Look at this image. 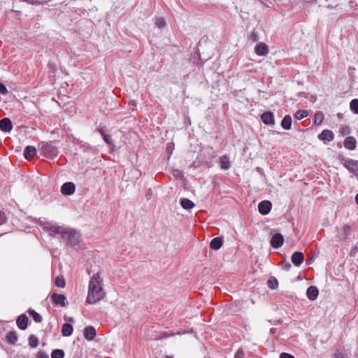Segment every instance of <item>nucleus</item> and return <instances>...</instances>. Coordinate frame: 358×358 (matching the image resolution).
<instances>
[{"mask_svg": "<svg viewBox=\"0 0 358 358\" xmlns=\"http://www.w3.org/2000/svg\"><path fill=\"white\" fill-rule=\"evenodd\" d=\"M104 296L105 292L102 287V279L99 273H96L90 278L86 303L94 304L103 299Z\"/></svg>", "mask_w": 358, "mask_h": 358, "instance_id": "f257e3e1", "label": "nucleus"}, {"mask_svg": "<svg viewBox=\"0 0 358 358\" xmlns=\"http://www.w3.org/2000/svg\"><path fill=\"white\" fill-rule=\"evenodd\" d=\"M61 238L66 245L74 248L80 243V236L75 229L66 227L64 230V234L61 236Z\"/></svg>", "mask_w": 358, "mask_h": 358, "instance_id": "f03ea898", "label": "nucleus"}, {"mask_svg": "<svg viewBox=\"0 0 358 358\" xmlns=\"http://www.w3.org/2000/svg\"><path fill=\"white\" fill-rule=\"evenodd\" d=\"M40 151L43 156L50 159H54L58 155L57 148L52 142H41L39 144Z\"/></svg>", "mask_w": 358, "mask_h": 358, "instance_id": "7ed1b4c3", "label": "nucleus"}, {"mask_svg": "<svg viewBox=\"0 0 358 358\" xmlns=\"http://www.w3.org/2000/svg\"><path fill=\"white\" fill-rule=\"evenodd\" d=\"M42 226L43 231L50 232V236L59 235L61 236L66 228L65 227L58 226L50 222H45Z\"/></svg>", "mask_w": 358, "mask_h": 358, "instance_id": "20e7f679", "label": "nucleus"}, {"mask_svg": "<svg viewBox=\"0 0 358 358\" xmlns=\"http://www.w3.org/2000/svg\"><path fill=\"white\" fill-rule=\"evenodd\" d=\"M342 164L350 173L358 176V161L352 159H343L342 160Z\"/></svg>", "mask_w": 358, "mask_h": 358, "instance_id": "39448f33", "label": "nucleus"}, {"mask_svg": "<svg viewBox=\"0 0 358 358\" xmlns=\"http://www.w3.org/2000/svg\"><path fill=\"white\" fill-rule=\"evenodd\" d=\"M76 191V185L72 182H64L61 187V192L63 195H72Z\"/></svg>", "mask_w": 358, "mask_h": 358, "instance_id": "423d86ee", "label": "nucleus"}, {"mask_svg": "<svg viewBox=\"0 0 358 358\" xmlns=\"http://www.w3.org/2000/svg\"><path fill=\"white\" fill-rule=\"evenodd\" d=\"M12 121L8 117H3L0 120V130L5 133H10L13 129Z\"/></svg>", "mask_w": 358, "mask_h": 358, "instance_id": "0eeeda50", "label": "nucleus"}, {"mask_svg": "<svg viewBox=\"0 0 358 358\" xmlns=\"http://www.w3.org/2000/svg\"><path fill=\"white\" fill-rule=\"evenodd\" d=\"M51 299L55 306H59L61 307H66V296L62 294L53 293L51 295Z\"/></svg>", "mask_w": 358, "mask_h": 358, "instance_id": "6e6552de", "label": "nucleus"}, {"mask_svg": "<svg viewBox=\"0 0 358 358\" xmlns=\"http://www.w3.org/2000/svg\"><path fill=\"white\" fill-rule=\"evenodd\" d=\"M271 202L267 200L259 202L258 205V210L260 214L266 215L268 214L271 210Z\"/></svg>", "mask_w": 358, "mask_h": 358, "instance_id": "1a4fd4ad", "label": "nucleus"}, {"mask_svg": "<svg viewBox=\"0 0 358 358\" xmlns=\"http://www.w3.org/2000/svg\"><path fill=\"white\" fill-rule=\"evenodd\" d=\"M284 243V238L281 234H274L271 241L270 244L273 248H280Z\"/></svg>", "mask_w": 358, "mask_h": 358, "instance_id": "9d476101", "label": "nucleus"}, {"mask_svg": "<svg viewBox=\"0 0 358 358\" xmlns=\"http://www.w3.org/2000/svg\"><path fill=\"white\" fill-rule=\"evenodd\" d=\"M29 318L26 314H22L17 317L16 324L21 330H25L27 328Z\"/></svg>", "mask_w": 358, "mask_h": 358, "instance_id": "9b49d317", "label": "nucleus"}, {"mask_svg": "<svg viewBox=\"0 0 358 358\" xmlns=\"http://www.w3.org/2000/svg\"><path fill=\"white\" fill-rule=\"evenodd\" d=\"M261 120L266 125L275 124L273 113L269 111L263 113L261 115Z\"/></svg>", "mask_w": 358, "mask_h": 358, "instance_id": "f8f14e48", "label": "nucleus"}, {"mask_svg": "<svg viewBox=\"0 0 358 358\" xmlns=\"http://www.w3.org/2000/svg\"><path fill=\"white\" fill-rule=\"evenodd\" d=\"M318 138L324 142H330L333 141L334 134L332 131L324 129L319 134Z\"/></svg>", "mask_w": 358, "mask_h": 358, "instance_id": "ddd939ff", "label": "nucleus"}, {"mask_svg": "<svg viewBox=\"0 0 358 358\" xmlns=\"http://www.w3.org/2000/svg\"><path fill=\"white\" fill-rule=\"evenodd\" d=\"M255 53L259 56H265L268 52V48L264 43H259L255 48Z\"/></svg>", "mask_w": 358, "mask_h": 358, "instance_id": "4468645a", "label": "nucleus"}, {"mask_svg": "<svg viewBox=\"0 0 358 358\" xmlns=\"http://www.w3.org/2000/svg\"><path fill=\"white\" fill-rule=\"evenodd\" d=\"M343 145L349 150H354L357 146V141L353 136H348L343 141Z\"/></svg>", "mask_w": 358, "mask_h": 358, "instance_id": "2eb2a0df", "label": "nucleus"}, {"mask_svg": "<svg viewBox=\"0 0 358 358\" xmlns=\"http://www.w3.org/2000/svg\"><path fill=\"white\" fill-rule=\"evenodd\" d=\"M291 260L296 266H299L304 260V255L301 252H295L292 254Z\"/></svg>", "mask_w": 358, "mask_h": 358, "instance_id": "dca6fc26", "label": "nucleus"}, {"mask_svg": "<svg viewBox=\"0 0 358 358\" xmlns=\"http://www.w3.org/2000/svg\"><path fill=\"white\" fill-rule=\"evenodd\" d=\"M83 334H84V337L87 340L92 341L95 338V336L96 335V331L94 327L88 326L84 329Z\"/></svg>", "mask_w": 358, "mask_h": 358, "instance_id": "f3484780", "label": "nucleus"}, {"mask_svg": "<svg viewBox=\"0 0 358 358\" xmlns=\"http://www.w3.org/2000/svg\"><path fill=\"white\" fill-rule=\"evenodd\" d=\"M319 294V290L315 286H310L306 290L307 298L310 301H315Z\"/></svg>", "mask_w": 358, "mask_h": 358, "instance_id": "a211bd4d", "label": "nucleus"}, {"mask_svg": "<svg viewBox=\"0 0 358 358\" xmlns=\"http://www.w3.org/2000/svg\"><path fill=\"white\" fill-rule=\"evenodd\" d=\"M219 162L220 164V168L222 170H228L231 166V163L229 158L227 155L221 156L219 158Z\"/></svg>", "mask_w": 358, "mask_h": 358, "instance_id": "6ab92c4d", "label": "nucleus"}, {"mask_svg": "<svg viewBox=\"0 0 358 358\" xmlns=\"http://www.w3.org/2000/svg\"><path fill=\"white\" fill-rule=\"evenodd\" d=\"M223 244V239L222 237H216L211 240L210 243V248L214 250H219Z\"/></svg>", "mask_w": 358, "mask_h": 358, "instance_id": "aec40b11", "label": "nucleus"}, {"mask_svg": "<svg viewBox=\"0 0 358 358\" xmlns=\"http://www.w3.org/2000/svg\"><path fill=\"white\" fill-rule=\"evenodd\" d=\"M36 152V150L34 146L28 145L25 148L24 150V157L27 159H29L32 158Z\"/></svg>", "mask_w": 358, "mask_h": 358, "instance_id": "412c9836", "label": "nucleus"}, {"mask_svg": "<svg viewBox=\"0 0 358 358\" xmlns=\"http://www.w3.org/2000/svg\"><path fill=\"white\" fill-rule=\"evenodd\" d=\"M73 327L69 323H64L62 327V334L63 336H70L73 334Z\"/></svg>", "mask_w": 358, "mask_h": 358, "instance_id": "4be33fe9", "label": "nucleus"}, {"mask_svg": "<svg viewBox=\"0 0 358 358\" xmlns=\"http://www.w3.org/2000/svg\"><path fill=\"white\" fill-rule=\"evenodd\" d=\"M181 206L185 210H189L194 207V203L192 201L187 198H182L180 200Z\"/></svg>", "mask_w": 358, "mask_h": 358, "instance_id": "5701e85b", "label": "nucleus"}, {"mask_svg": "<svg viewBox=\"0 0 358 358\" xmlns=\"http://www.w3.org/2000/svg\"><path fill=\"white\" fill-rule=\"evenodd\" d=\"M281 127L285 129L289 130L292 127V117L289 115H285L281 121Z\"/></svg>", "mask_w": 358, "mask_h": 358, "instance_id": "b1692460", "label": "nucleus"}, {"mask_svg": "<svg viewBox=\"0 0 358 358\" xmlns=\"http://www.w3.org/2000/svg\"><path fill=\"white\" fill-rule=\"evenodd\" d=\"M6 339L8 343L11 344H15V343L18 340V336L15 331H12L7 334Z\"/></svg>", "mask_w": 358, "mask_h": 358, "instance_id": "393cba45", "label": "nucleus"}, {"mask_svg": "<svg viewBox=\"0 0 358 358\" xmlns=\"http://www.w3.org/2000/svg\"><path fill=\"white\" fill-rule=\"evenodd\" d=\"M350 227L349 225H345L341 229V232L339 235L341 240H345L350 235Z\"/></svg>", "mask_w": 358, "mask_h": 358, "instance_id": "a878e982", "label": "nucleus"}, {"mask_svg": "<svg viewBox=\"0 0 358 358\" xmlns=\"http://www.w3.org/2000/svg\"><path fill=\"white\" fill-rule=\"evenodd\" d=\"M28 313H29V315L32 317L33 320L36 322L40 323L42 322L43 319H42L41 315L38 313L36 312L34 310L29 309Z\"/></svg>", "mask_w": 358, "mask_h": 358, "instance_id": "bb28decb", "label": "nucleus"}, {"mask_svg": "<svg viewBox=\"0 0 358 358\" xmlns=\"http://www.w3.org/2000/svg\"><path fill=\"white\" fill-rule=\"evenodd\" d=\"M28 341H29V345L31 348H36L38 346V341H39L38 338L34 334H31L29 336Z\"/></svg>", "mask_w": 358, "mask_h": 358, "instance_id": "cd10ccee", "label": "nucleus"}, {"mask_svg": "<svg viewBox=\"0 0 358 358\" xmlns=\"http://www.w3.org/2000/svg\"><path fill=\"white\" fill-rule=\"evenodd\" d=\"M64 351L61 349L54 350L51 352V358H64Z\"/></svg>", "mask_w": 358, "mask_h": 358, "instance_id": "c85d7f7f", "label": "nucleus"}, {"mask_svg": "<svg viewBox=\"0 0 358 358\" xmlns=\"http://www.w3.org/2000/svg\"><path fill=\"white\" fill-rule=\"evenodd\" d=\"M323 120H324V115H323L322 112L318 111L315 114V116H314L315 124L319 125V124H322V122H323Z\"/></svg>", "mask_w": 358, "mask_h": 358, "instance_id": "c756f323", "label": "nucleus"}, {"mask_svg": "<svg viewBox=\"0 0 358 358\" xmlns=\"http://www.w3.org/2000/svg\"><path fill=\"white\" fill-rule=\"evenodd\" d=\"M350 108L355 114H358V99H354L350 101Z\"/></svg>", "mask_w": 358, "mask_h": 358, "instance_id": "7c9ffc66", "label": "nucleus"}, {"mask_svg": "<svg viewBox=\"0 0 358 358\" xmlns=\"http://www.w3.org/2000/svg\"><path fill=\"white\" fill-rule=\"evenodd\" d=\"M307 116L308 112L306 110H299L294 114V117L298 120H301Z\"/></svg>", "mask_w": 358, "mask_h": 358, "instance_id": "2f4dec72", "label": "nucleus"}, {"mask_svg": "<svg viewBox=\"0 0 358 358\" xmlns=\"http://www.w3.org/2000/svg\"><path fill=\"white\" fill-rule=\"evenodd\" d=\"M268 286L269 288L272 289H276L278 286V282L277 279L274 277L270 278L269 280H268Z\"/></svg>", "mask_w": 358, "mask_h": 358, "instance_id": "473e14b6", "label": "nucleus"}, {"mask_svg": "<svg viewBox=\"0 0 358 358\" xmlns=\"http://www.w3.org/2000/svg\"><path fill=\"white\" fill-rule=\"evenodd\" d=\"M55 285L57 287H58L59 288H63L65 287L66 282H65V280L62 275H59L56 278Z\"/></svg>", "mask_w": 358, "mask_h": 358, "instance_id": "72a5a7b5", "label": "nucleus"}, {"mask_svg": "<svg viewBox=\"0 0 358 358\" xmlns=\"http://www.w3.org/2000/svg\"><path fill=\"white\" fill-rule=\"evenodd\" d=\"M155 24L157 27L162 29L166 25L165 20L163 17H159L156 20Z\"/></svg>", "mask_w": 358, "mask_h": 358, "instance_id": "f704fd0d", "label": "nucleus"}, {"mask_svg": "<svg viewBox=\"0 0 358 358\" xmlns=\"http://www.w3.org/2000/svg\"><path fill=\"white\" fill-rule=\"evenodd\" d=\"M102 137H103L104 141L108 145H113V141L111 135H110V134H104Z\"/></svg>", "mask_w": 358, "mask_h": 358, "instance_id": "c9c22d12", "label": "nucleus"}, {"mask_svg": "<svg viewBox=\"0 0 358 358\" xmlns=\"http://www.w3.org/2000/svg\"><path fill=\"white\" fill-rule=\"evenodd\" d=\"M8 92L6 87L5 86L4 84L0 83V94H3V95H6L7 94Z\"/></svg>", "mask_w": 358, "mask_h": 358, "instance_id": "e433bc0d", "label": "nucleus"}, {"mask_svg": "<svg viewBox=\"0 0 358 358\" xmlns=\"http://www.w3.org/2000/svg\"><path fill=\"white\" fill-rule=\"evenodd\" d=\"M249 39L252 40L253 42H255L258 40V34L257 32L253 31L249 36Z\"/></svg>", "mask_w": 358, "mask_h": 358, "instance_id": "4c0bfd02", "label": "nucleus"}, {"mask_svg": "<svg viewBox=\"0 0 358 358\" xmlns=\"http://www.w3.org/2000/svg\"><path fill=\"white\" fill-rule=\"evenodd\" d=\"M243 357H244L243 350L242 349H239L236 352L234 358H243Z\"/></svg>", "mask_w": 358, "mask_h": 358, "instance_id": "58836bf2", "label": "nucleus"}, {"mask_svg": "<svg viewBox=\"0 0 358 358\" xmlns=\"http://www.w3.org/2000/svg\"><path fill=\"white\" fill-rule=\"evenodd\" d=\"M98 132L103 136L106 134V127L105 126H101L97 129Z\"/></svg>", "mask_w": 358, "mask_h": 358, "instance_id": "ea45409f", "label": "nucleus"}, {"mask_svg": "<svg viewBox=\"0 0 358 358\" xmlns=\"http://www.w3.org/2000/svg\"><path fill=\"white\" fill-rule=\"evenodd\" d=\"M6 222L5 213L0 210V226Z\"/></svg>", "mask_w": 358, "mask_h": 358, "instance_id": "a19ab883", "label": "nucleus"}, {"mask_svg": "<svg viewBox=\"0 0 358 358\" xmlns=\"http://www.w3.org/2000/svg\"><path fill=\"white\" fill-rule=\"evenodd\" d=\"M36 358H49L48 355L43 351H39Z\"/></svg>", "mask_w": 358, "mask_h": 358, "instance_id": "79ce46f5", "label": "nucleus"}, {"mask_svg": "<svg viewBox=\"0 0 358 358\" xmlns=\"http://www.w3.org/2000/svg\"><path fill=\"white\" fill-rule=\"evenodd\" d=\"M280 358H295L292 355L287 353V352H282L280 355Z\"/></svg>", "mask_w": 358, "mask_h": 358, "instance_id": "37998d69", "label": "nucleus"}, {"mask_svg": "<svg viewBox=\"0 0 358 358\" xmlns=\"http://www.w3.org/2000/svg\"><path fill=\"white\" fill-rule=\"evenodd\" d=\"M291 267H292V265L289 262L285 263L283 264V269H285L286 271H289Z\"/></svg>", "mask_w": 358, "mask_h": 358, "instance_id": "c03bdc74", "label": "nucleus"}, {"mask_svg": "<svg viewBox=\"0 0 358 358\" xmlns=\"http://www.w3.org/2000/svg\"><path fill=\"white\" fill-rule=\"evenodd\" d=\"M334 358H344L343 356L342 355V354L341 353H336L334 355Z\"/></svg>", "mask_w": 358, "mask_h": 358, "instance_id": "a18cd8bd", "label": "nucleus"}, {"mask_svg": "<svg viewBox=\"0 0 358 358\" xmlns=\"http://www.w3.org/2000/svg\"><path fill=\"white\" fill-rule=\"evenodd\" d=\"M337 6H338V4H336L335 6H333V5H331V4H328V5L327 6V8H329V9H331V8H334V7Z\"/></svg>", "mask_w": 358, "mask_h": 358, "instance_id": "49530a36", "label": "nucleus"}, {"mask_svg": "<svg viewBox=\"0 0 358 358\" xmlns=\"http://www.w3.org/2000/svg\"><path fill=\"white\" fill-rule=\"evenodd\" d=\"M355 201H356L357 203L358 204V193L355 196Z\"/></svg>", "mask_w": 358, "mask_h": 358, "instance_id": "de8ad7c7", "label": "nucleus"}, {"mask_svg": "<svg viewBox=\"0 0 358 358\" xmlns=\"http://www.w3.org/2000/svg\"><path fill=\"white\" fill-rule=\"evenodd\" d=\"M65 320H66V321L73 322V319L72 317H70V318H69L68 320H66V319L65 318Z\"/></svg>", "mask_w": 358, "mask_h": 358, "instance_id": "09e8293b", "label": "nucleus"}, {"mask_svg": "<svg viewBox=\"0 0 358 358\" xmlns=\"http://www.w3.org/2000/svg\"><path fill=\"white\" fill-rule=\"evenodd\" d=\"M275 331L274 328L271 329V332L273 333Z\"/></svg>", "mask_w": 358, "mask_h": 358, "instance_id": "8fccbe9b", "label": "nucleus"}, {"mask_svg": "<svg viewBox=\"0 0 358 358\" xmlns=\"http://www.w3.org/2000/svg\"><path fill=\"white\" fill-rule=\"evenodd\" d=\"M166 358H173V357H171V356H166Z\"/></svg>", "mask_w": 358, "mask_h": 358, "instance_id": "3c124183", "label": "nucleus"}, {"mask_svg": "<svg viewBox=\"0 0 358 358\" xmlns=\"http://www.w3.org/2000/svg\"><path fill=\"white\" fill-rule=\"evenodd\" d=\"M316 0H312L311 1H315Z\"/></svg>", "mask_w": 358, "mask_h": 358, "instance_id": "603ef678", "label": "nucleus"}, {"mask_svg": "<svg viewBox=\"0 0 358 358\" xmlns=\"http://www.w3.org/2000/svg\"><path fill=\"white\" fill-rule=\"evenodd\" d=\"M357 358H358V356H357Z\"/></svg>", "mask_w": 358, "mask_h": 358, "instance_id": "864d4df0", "label": "nucleus"}]
</instances>
